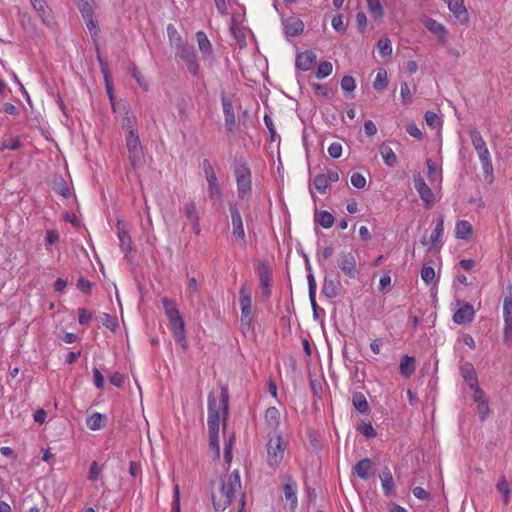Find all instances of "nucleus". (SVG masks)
Segmentation results:
<instances>
[{
	"mask_svg": "<svg viewBox=\"0 0 512 512\" xmlns=\"http://www.w3.org/2000/svg\"><path fill=\"white\" fill-rule=\"evenodd\" d=\"M286 449V442L277 434L271 437L267 443V463L270 467L276 468L281 463Z\"/></svg>",
	"mask_w": 512,
	"mask_h": 512,
	"instance_id": "0eeeda50",
	"label": "nucleus"
},
{
	"mask_svg": "<svg viewBox=\"0 0 512 512\" xmlns=\"http://www.w3.org/2000/svg\"><path fill=\"white\" fill-rule=\"evenodd\" d=\"M99 62H100V65H101V68H102V72H103L104 77H105L106 89H107V93L109 95V99H110L113 111L116 112L117 103H115L112 86L108 82V76L109 75H108V71H107V68H106V63L103 62L100 58H99Z\"/></svg>",
	"mask_w": 512,
	"mask_h": 512,
	"instance_id": "ea45409f",
	"label": "nucleus"
},
{
	"mask_svg": "<svg viewBox=\"0 0 512 512\" xmlns=\"http://www.w3.org/2000/svg\"><path fill=\"white\" fill-rule=\"evenodd\" d=\"M380 479L385 496H391L395 490V482L388 467L383 469Z\"/></svg>",
	"mask_w": 512,
	"mask_h": 512,
	"instance_id": "b1692460",
	"label": "nucleus"
},
{
	"mask_svg": "<svg viewBox=\"0 0 512 512\" xmlns=\"http://www.w3.org/2000/svg\"><path fill=\"white\" fill-rule=\"evenodd\" d=\"M388 86L387 71L384 68H379L377 71L376 79L373 83L375 90L382 92Z\"/></svg>",
	"mask_w": 512,
	"mask_h": 512,
	"instance_id": "72a5a7b5",
	"label": "nucleus"
},
{
	"mask_svg": "<svg viewBox=\"0 0 512 512\" xmlns=\"http://www.w3.org/2000/svg\"><path fill=\"white\" fill-rule=\"evenodd\" d=\"M229 210L231 213V221H232V235L236 238L237 241L240 242V245L242 247L246 246V238H245V231L243 227V221L240 214L239 209L236 207L235 204L230 203L229 204Z\"/></svg>",
	"mask_w": 512,
	"mask_h": 512,
	"instance_id": "9b49d317",
	"label": "nucleus"
},
{
	"mask_svg": "<svg viewBox=\"0 0 512 512\" xmlns=\"http://www.w3.org/2000/svg\"><path fill=\"white\" fill-rule=\"evenodd\" d=\"M126 147L129 154V162L133 170L143 166L144 152L137 130H131L126 135Z\"/></svg>",
	"mask_w": 512,
	"mask_h": 512,
	"instance_id": "39448f33",
	"label": "nucleus"
},
{
	"mask_svg": "<svg viewBox=\"0 0 512 512\" xmlns=\"http://www.w3.org/2000/svg\"><path fill=\"white\" fill-rule=\"evenodd\" d=\"M161 302L175 341L183 350H186L188 347V341L186 337L185 323L179 309L177 308L176 302L167 297H163Z\"/></svg>",
	"mask_w": 512,
	"mask_h": 512,
	"instance_id": "f03ea898",
	"label": "nucleus"
},
{
	"mask_svg": "<svg viewBox=\"0 0 512 512\" xmlns=\"http://www.w3.org/2000/svg\"><path fill=\"white\" fill-rule=\"evenodd\" d=\"M456 238L467 239L472 234V225L466 220H459L455 227Z\"/></svg>",
	"mask_w": 512,
	"mask_h": 512,
	"instance_id": "2f4dec72",
	"label": "nucleus"
},
{
	"mask_svg": "<svg viewBox=\"0 0 512 512\" xmlns=\"http://www.w3.org/2000/svg\"><path fill=\"white\" fill-rule=\"evenodd\" d=\"M78 8L82 14L83 19L92 17L94 14L92 6L85 0H80L78 3Z\"/></svg>",
	"mask_w": 512,
	"mask_h": 512,
	"instance_id": "6e6d98bb",
	"label": "nucleus"
},
{
	"mask_svg": "<svg viewBox=\"0 0 512 512\" xmlns=\"http://www.w3.org/2000/svg\"><path fill=\"white\" fill-rule=\"evenodd\" d=\"M474 401L477 403V405L488 403V399L486 397L485 392L477 385V387H474Z\"/></svg>",
	"mask_w": 512,
	"mask_h": 512,
	"instance_id": "e2e57ef3",
	"label": "nucleus"
},
{
	"mask_svg": "<svg viewBox=\"0 0 512 512\" xmlns=\"http://www.w3.org/2000/svg\"><path fill=\"white\" fill-rule=\"evenodd\" d=\"M167 34L170 43L175 46L176 50L179 49L180 45L186 44V42L182 40L180 34L178 33L177 29L173 24H169L167 26Z\"/></svg>",
	"mask_w": 512,
	"mask_h": 512,
	"instance_id": "c9c22d12",
	"label": "nucleus"
},
{
	"mask_svg": "<svg viewBox=\"0 0 512 512\" xmlns=\"http://www.w3.org/2000/svg\"><path fill=\"white\" fill-rule=\"evenodd\" d=\"M183 212L185 217L192 225V230L196 235L201 232L200 217L195 202L190 201L184 205Z\"/></svg>",
	"mask_w": 512,
	"mask_h": 512,
	"instance_id": "4468645a",
	"label": "nucleus"
},
{
	"mask_svg": "<svg viewBox=\"0 0 512 512\" xmlns=\"http://www.w3.org/2000/svg\"><path fill=\"white\" fill-rule=\"evenodd\" d=\"M237 182L238 196L244 199L251 192V172L248 163L242 156H236L233 162Z\"/></svg>",
	"mask_w": 512,
	"mask_h": 512,
	"instance_id": "20e7f679",
	"label": "nucleus"
},
{
	"mask_svg": "<svg viewBox=\"0 0 512 512\" xmlns=\"http://www.w3.org/2000/svg\"><path fill=\"white\" fill-rule=\"evenodd\" d=\"M496 489L503 495L504 504H508L510 499V487L505 476H501L498 483L496 484Z\"/></svg>",
	"mask_w": 512,
	"mask_h": 512,
	"instance_id": "58836bf2",
	"label": "nucleus"
},
{
	"mask_svg": "<svg viewBox=\"0 0 512 512\" xmlns=\"http://www.w3.org/2000/svg\"><path fill=\"white\" fill-rule=\"evenodd\" d=\"M287 36H298L304 30V23L297 17H288L282 21Z\"/></svg>",
	"mask_w": 512,
	"mask_h": 512,
	"instance_id": "a211bd4d",
	"label": "nucleus"
},
{
	"mask_svg": "<svg viewBox=\"0 0 512 512\" xmlns=\"http://www.w3.org/2000/svg\"><path fill=\"white\" fill-rule=\"evenodd\" d=\"M400 94H401L403 104H408L411 102L412 93L410 91V88H409V85L407 84V82L401 83Z\"/></svg>",
	"mask_w": 512,
	"mask_h": 512,
	"instance_id": "bf43d9fd",
	"label": "nucleus"
},
{
	"mask_svg": "<svg viewBox=\"0 0 512 512\" xmlns=\"http://www.w3.org/2000/svg\"><path fill=\"white\" fill-rule=\"evenodd\" d=\"M424 26L426 29H428L430 32L437 35L441 39L444 38L447 34L446 28L441 23L432 18H428L424 22Z\"/></svg>",
	"mask_w": 512,
	"mask_h": 512,
	"instance_id": "c756f323",
	"label": "nucleus"
},
{
	"mask_svg": "<svg viewBox=\"0 0 512 512\" xmlns=\"http://www.w3.org/2000/svg\"><path fill=\"white\" fill-rule=\"evenodd\" d=\"M196 38L200 51L204 54H210L212 52V45L206 34L203 31H198Z\"/></svg>",
	"mask_w": 512,
	"mask_h": 512,
	"instance_id": "e433bc0d",
	"label": "nucleus"
},
{
	"mask_svg": "<svg viewBox=\"0 0 512 512\" xmlns=\"http://www.w3.org/2000/svg\"><path fill=\"white\" fill-rule=\"evenodd\" d=\"M460 371L463 379L469 385L470 389H474V387H477L478 378L472 363L465 362L463 365H461Z\"/></svg>",
	"mask_w": 512,
	"mask_h": 512,
	"instance_id": "4be33fe9",
	"label": "nucleus"
},
{
	"mask_svg": "<svg viewBox=\"0 0 512 512\" xmlns=\"http://www.w3.org/2000/svg\"><path fill=\"white\" fill-rule=\"evenodd\" d=\"M337 265L345 276L350 279H356L359 270L357 268V261L351 252H341L337 258Z\"/></svg>",
	"mask_w": 512,
	"mask_h": 512,
	"instance_id": "9d476101",
	"label": "nucleus"
},
{
	"mask_svg": "<svg viewBox=\"0 0 512 512\" xmlns=\"http://www.w3.org/2000/svg\"><path fill=\"white\" fill-rule=\"evenodd\" d=\"M380 154L383 157L384 163L388 167H394L397 164V156L390 146L381 144L379 147Z\"/></svg>",
	"mask_w": 512,
	"mask_h": 512,
	"instance_id": "c85d7f7f",
	"label": "nucleus"
},
{
	"mask_svg": "<svg viewBox=\"0 0 512 512\" xmlns=\"http://www.w3.org/2000/svg\"><path fill=\"white\" fill-rule=\"evenodd\" d=\"M176 56L180 57L187 66L188 71L193 75L199 74V64L196 61V53L193 45L186 43L180 45L179 49L176 50Z\"/></svg>",
	"mask_w": 512,
	"mask_h": 512,
	"instance_id": "1a4fd4ad",
	"label": "nucleus"
},
{
	"mask_svg": "<svg viewBox=\"0 0 512 512\" xmlns=\"http://www.w3.org/2000/svg\"><path fill=\"white\" fill-rule=\"evenodd\" d=\"M78 316L81 325H88L92 319V313L85 308L78 309Z\"/></svg>",
	"mask_w": 512,
	"mask_h": 512,
	"instance_id": "680f3d73",
	"label": "nucleus"
},
{
	"mask_svg": "<svg viewBox=\"0 0 512 512\" xmlns=\"http://www.w3.org/2000/svg\"><path fill=\"white\" fill-rule=\"evenodd\" d=\"M222 105H223V113L225 125L228 131H233V128L236 123V118L233 110V105L230 99L222 95L221 97Z\"/></svg>",
	"mask_w": 512,
	"mask_h": 512,
	"instance_id": "aec40b11",
	"label": "nucleus"
},
{
	"mask_svg": "<svg viewBox=\"0 0 512 512\" xmlns=\"http://www.w3.org/2000/svg\"><path fill=\"white\" fill-rule=\"evenodd\" d=\"M368 9L374 18L383 16V8L379 0H366Z\"/></svg>",
	"mask_w": 512,
	"mask_h": 512,
	"instance_id": "a18cd8bd",
	"label": "nucleus"
},
{
	"mask_svg": "<svg viewBox=\"0 0 512 512\" xmlns=\"http://www.w3.org/2000/svg\"><path fill=\"white\" fill-rule=\"evenodd\" d=\"M332 70V63L329 61H323L319 64L315 75L318 79H322L329 76L332 73Z\"/></svg>",
	"mask_w": 512,
	"mask_h": 512,
	"instance_id": "49530a36",
	"label": "nucleus"
},
{
	"mask_svg": "<svg viewBox=\"0 0 512 512\" xmlns=\"http://www.w3.org/2000/svg\"><path fill=\"white\" fill-rule=\"evenodd\" d=\"M377 48L382 57H388L392 54L391 41L388 38H381L377 43Z\"/></svg>",
	"mask_w": 512,
	"mask_h": 512,
	"instance_id": "37998d69",
	"label": "nucleus"
},
{
	"mask_svg": "<svg viewBox=\"0 0 512 512\" xmlns=\"http://www.w3.org/2000/svg\"><path fill=\"white\" fill-rule=\"evenodd\" d=\"M101 319H102L103 325L106 326L108 329L114 331L115 328L117 327L116 318L112 317L110 314L103 313Z\"/></svg>",
	"mask_w": 512,
	"mask_h": 512,
	"instance_id": "052dcab7",
	"label": "nucleus"
},
{
	"mask_svg": "<svg viewBox=\"0 0 512 512\" xmlns=\"http://www.w3.org/2000/svg\"><path fill=\"white\" fill-rule=\"evenodd\" d=\"M355 80L352 76L346 75L341 80V88L346 92H352L355 89Z\"/></svg>",
	"mask_w": 512,
	"mask_h": 512,
	"instance_id": "13d9d810",
	"label": "nucleus"
},
{
	"mask_svg": "<svg viewBox=\"0 0 512 512\" xmlns=\"http://www.w3.org/2000/svg\"><path fill=\"white\" fill-rule=\"evenodd\" d=\"M316 222L323 228H330L334 223V216L328 211H321L317 215Z\"/></svg>",
	"mask_w": 512,
	"mask_h": 512,
	"instance_id": "a19ab883",
	"label": "nucleus"
},
{
	"mask_svg": "<svg viewBox=\"0 0 512 512\" xmlns=\"http://www.w3.org/2000/svg\"><path fill=\"white\" fill-rule=\"evenodd\" d=\"M448 8L457 18L467 16L464 0H448Z\"/></svg>",
	"mask_w": 512,
	"mask_h": 512,
	"instance_id": "f704fd0d",
	"label": "nucleus"
},
{
	"mask_svg": "<svg viewBox=\"0 0 512 512\" xmlns=\"http://www.w3.org/2000/svg\"><path fill=\"white\" fill-rule=\"evenodd\" d=\"M265 422L272 430H276L280 424V412L276 407H269L265 412Z\"/></svg>",
	"mask_w": 512,
	"mask_h": 512,
	"instance_id": "cd10ccee",
	"label": "nucleus"
},
{
	"mask_svg": "<svg viewBox=\"0 0 512 512\" xmlns=\"http://www.w3.org/2000/svg\"><path fill=\"white\" fill-rule=\"evenodd\" d=\"M284 495L286 500L291 502L293 508L297 506V485L291 477H288V482L283 486Z\"/></svg>",
	"mask_w": 512,
	"mask_h": 512,
	"instance_id": "bb28decb",
	"label": "nucleus"
},
{
	"mask_svg": "<svg viewBox=\"0 0 512 512\" xmlns=\"http://www.w3.org/2000/svg\"><path fill=\"white\" fill-rule=\"evenodd\" d=\"M32 6L36 10V12L39 14V16L42 18V20L45 22L46 18L49 16V10L46 5L45 0H30Z\"/></svg>",
	"mask_w": 512,
	"mask_h": 512,
	"instance_id": "79ce46f5",
	"label": "nucleus"
},
{
	"mask_svg": "<svg viewBox=\"0 0 512 512\" xmlns=\"http://www.w3.org/2000/svg\"><path fill=\"white\" fill-rule=\"evenodd\" d=\"M230 32L233 35L234 39L237 41L240 47L246 45V36L243 30L239 27L235 20L232 21L230 26Z\"/></svg>",
	"mask_w": 512,
	"mask_h": 512,
	"instance_id": "4c0bfd02",
	"label": "nucleus"
},
{
	"mask_svg": "<svg viewBox=\"0 0 512 512\" xmlns=\"http://www.w3.org/2000/svg\"><path fill=\"white\" fill-rule=\"evenodd\" d=\"M444 232V217L440 215L437 219L436 226L431 234L430 241L433 246H437L441 243V237Z\"/></svg>",
	"mask_w": 512,
	"mask_h": 512,
	"instance_id": "473e14b6",
	"label": "nucleus"
},
{
	"mask_svg": "<svg viewBox=\"0 0 512 512\" xmlns=\"http://www.w3.org/2000/svg\"><path fill=\"white\" fill-rule=\"evenodd\" d=\"M358 431L367 438H374L377 434L370 422H362L358 426Z\"/></svg>",
	"mask_w": 512,
	"mask_h": 512,
	"instance_id": "8fccbe9b",
	"label": "nucleus"
},
{
	"mask_svg": "<svg viewBox=\"0 0 512 512\" xmlns=\"http://www.w3.org/2000/svg\"><path fill=\"white\" fill-rule=\"evenodd\" d=\"M313 186L321 193L325 194L328 187V179L325 174H318L313 180Z\"/></svg>",
	"mask_w": 512,
	"mask_h": 512,
	"instance_id": "c03bdc74",
	"label": "nucleus"
},
{
	"mask_svg": "<svg viewBox=\"0 0 512 512\" xmlns=\"http://www.w3.org/2000/svg\"><path fill=\"white\" fill-rule=\"evenodd\" d=\"M100 473H101V467L98 465V463L96 461H93L90 465L88 479L91 481H95L98 479Z\"/></svg>",
	"mask_w": 512,
	"mask_h": 512,
	"instance_id": "338daca9",
	"label": "nucleus"
},
{
	"mask_svg": "<svg viewBox=\"0 0 512 512\" xmlns=\"http://www.w3.org/2000/svg\"><path fill=\"white\" fill-rule=\"evenodd\" d=\"M222 407L223 410V422H226L229 409V393L226 387L221 388L220 402L217 403L215 395L211 392L208 395V435H219V409Z\"/></svg>",
	"mask_w": 512,
	"mask_h": 512,
	"instance_id": "7ed1b4c3",
	"label": "nucleus"
},
{
	"mask_svg": "<svg viewBox=\"0 0 512 512\" xmlns=\"http://www.w3.org/2000/svg\"><path fill=\"white\" fill-rule=\"evenodd\" d=\"M106 420V415L96 412L87 418L86 424L91 430L96 431L104 427Z\"/></svg>",
	"mask_w": 512,
	"mask_h": 512,
	"instance_id": "7c9ffc66",
	"label": "nucleus"
},
{
	"mask_svg": "<svg viewBox=\"0 0 512 512\" xmlns=\"http://www.w3.org/2000/svg\"><path fill=\"white\" fill-rule=\"evenodd\" d=\"M123 111L125 115L123 116L121 120V125L123 129H126L127 132L131 130H136L134 126L136 125V117L132 112L129 111L128 105L126 102H119L117 103L116 111Z\"/></svg>",
	"mask_w": 512,
	"mask_h": 512,
	"instance_id": "412c9836",
	"label": "nucleus"
},
{
	"mask_svg": "<svg viewBox=\"0 0 512 512\" xmlns=\"http://www.w3.org/2000/svg\"><path fill=\"white\" fill-rule=\"evenodd\" d=\"M472 145L477 151L478 157L482 164L483 172L486 176H491L493 172V165L490 157V152L487 148L486 142L479 131H472L470 133Z\"/></svg>",
	"mask_w": 512,
	"mask_h": 512,
	"instance_id": "423d86ee",
	"label": "nucleus"
},
{
	"mask_svg": "<svg viewBox=\"0 0 512 512\" xmlns=\"http://www.w3.org/2000/svg\"><path fill=\"white\" fill-rule=\"evenodd\" d=\"M22 146L21 141L18 137L4 139L1 143L0 150L3 151L5 149L8 150H18Z\"/></svg>",
	"mask_w": 512,
	"mask_h": 512,
	"instance_id": "de8ad7c7",
	"label": "nucleus"
},
{
	"mask_svg": "<svg viewBox=\"0 0 512 512\" xmlns=\"http://www.w3.org/2000/svg\"><path fill=\"white\" fill-rule=\"evenodd\" d=\"M328 153L334 159L340 158L342 155V145L337 142L332 143L328 148Z\"/></svg>",
	"mask_w": 512,
	"mask_h": 512,
	"instance_id": "774afa93",
	"label": "nucleus"
},
{
	"mask_svg": "<svg viewBox=\"0 0 512 512\" xmlns=\"http://www.w3.org/2000/svg\"><path fill=\"white\" fill-rule=\"evenodd\" d=\"M239 294H240L239 301H240L241 307H251V303H252L251 295L247 291L245 284H243L241 286Z\"/></svg>",
	"mask_w": 512,
	"mask_h": 512,
	"instance_id": "603ef678",
	"label": "nucleus"
},
{
	"mask_svg": "<svg viewBox=\"0 0 512 512\" xmlns=\"http://www.w3.org/2000/svg\"><path fill=\"white\" fill-rule=\"evenodd\" d=\"M205 174L208 182V193L210 198H220L222 195L221 188L218 184L216 173L211 165H208V168L205 169Z\"/></svg>",
	"mask_w": 512,
	"mask_h": 512,
	"instance_id": "f3484780",
	"label": "nucleus"
},
{
	"mask_svg": "<svg viewBox=\"0 0 512 512\" xmlns=\"http://www.w3.org/2000/svg\"><path fill=\"white\" fill-rule=\"evenodd\" d=\"M209 436V448L214 452V458L220 459L219 435Z\"/></svg>",
	"mask_w": 512,
	"mask_h": 512,
	"instance_id": "5fc2aeb1",
	"label": "nucleus"
},
{
	"mask_svg": "<svg viewBox=\"0 0 512 512\" xmlns=\"http://www.w3.org/2000/svg\"><path fill=\"white\" fill-rule=\"evenodd\" d=\"M415 369H416L415 358L412 356L404 355L400 361V366H399L400 374L403 377L408 378L415 372Z\"/></svg>",
	"mask_w": 512,
	"mask_h": 512,
	"instance_id": "393cba45",
	"label": "nucleus"
},
{
	"mask_svg": "<svg viewBox=\"0 0 512 512\" xmlns=\"http://www.w3.org/2000/svg\"><path fill=\"white\" fill-rule=\"evenodd\" d=\"M187 294L191 301H193V298L199 294V285L194 277L188 279Z\"/></svg>",
	"mask_w": 512,
	"mask_h": 512,
	"instance_id": "3c124183",
	"label": "nucleus"
},
{
	"mask_svg": "<svg viewBox=\"0 0 512 512\" xmlns=\"http://www.w3.org/2000/svg\"><path fill=\"white\" fill-rule=\"evenodd\" d=\"M421 278L426 284L432 283L435 278L434 268L431 266H423L421 269Z\"/></svg>",
	"mask_w": 512,
	"mask_h": 512,
	"instance_id": "864d4df0",
	"label": "nucleus"
},
{
	"mask_svg": "<svg viewBox=\"0 0 512 512\" xmlns=\"http://www.w3.org/2000/svg\"><path fill=\"white\" fill-rule=\"evenodd\" d=\"M351 184L357 189H363L366 186V179L360 173H353L350 178Z\"/></svg>",
	"mask_w": 512,
	"mask_h": 512,
	"instance_id": "4d7b16f0",
	"label": "nucleus"
},
{
	"mask_svg": "<svg viewBox=\"0 0 512 512\" xmlns=\"http://www.w3.org/2000/svg\"><path fill=\"white\" fill-rule=\"evenodd\" d=\"M474 308L470 303H465L453 314V321L457 324L469 323L474 317Z\"/></svg>",
	"mask_w": 512,
	"mask_h": 512,
	"instance_id": "6ab92c4d",
	"label": "nucleus"
},
{
	"mask_svg": "<svg viewBox=\"0 0 512 512\" xmlns=\"http://www.w3.org/2000/svg\"><path fill=\"white\" fill-rule=\"evenodd\" d=\"M414 186L421 200L425 203L427 208H430L435 203V196L430 187L426 184L424 178L417 174L414 176Z\"/></svg>",
	"mask_w": 512,
	"mask_h": 512,
	"instance_id": "f8f14e48",
	"label": "nucleus"
},
{
	"mask_svg": "<svg viewBox=\"0 0 512 512\" xmlns=\"http://www.w3.org/2000/svg\"><path fill=\"white\" fill-rule=\"evenodd\" d=\"M316 62V54L312 50L300 52L296 56L295 66L298 70L308 71Z\"/></svg>",
	"mask_w": 512,
	"mask_h": 512,
	"instance_id": "dca6fc26",
	"label": "nucleus"
},
{
	"mask_svg": "<svg viewBox=\"0 0 512 512\" xmlns=\"http://www.w3.org/2000/svg\"><path fill=\"white\" fill-rule=\"evenodd\" d=\"M353 473L363 480H368L375 473V464L371 459L364 458L353 466Z\"/></svg>",
	"mask_w": 512,
	"mask_h": 512,
	"instance_id": "ddd939ff",
	"label": "nucleus"
},
{
	"mask_svg": "<svg viewBox=\"0 0 512 512\" xmlns=\"http://www.w3.org/2000/svg\"><path fill=\"white\" fill-rule=\"evenodd\" d=\"M116 227L119 238V246L122 252H124L127 256V254L133 250V242L131 236L126 230V224L123 221H118Z\"/></svg>",
	"mask_w": 512,
	"mask_h": 512,
	"instance_id": "2eb2a0df",
	"label": "nucleus"
},
{
	"mask_svg": "<svg viewBox=\"0 0 512 512\" xmlns=\"http://www.w3.org/2000/svg\"><path fill=\"white\" fill-rule=\"evenodd\" d=\"M256 271L259 277L262 296L268 298L271 295L272 270L266 261L258 260Z\"/></svg>",
	"mask_w": 512,
	"mask_h": 512,
	"instance_id": "6e6552de",
	"label": "nucleus"
},
{
	"mask_svg": "<svg viewBox=\"0 0 512 512\" xmlns=\"http://www.w3.org/2000/svg\"><path fill=\"white\" fill-rule=\"evenodd\" d=\"M334 253V248L332 246H326L323 250L318 253L317 258L319 264H323L327 259H329Z\"/></svg>",
	"mask_w": 512,
	"mask_h": 512,
	"instance_id": "69168bd1",
	"label": "nucleus"
},
{
	"mask_svg": "<svg viewBox=\"0 0 512 512\" xmlns=\"http://www.w3.org/2000/svg\"><path fill=\"white\" fill-rule=\"evenodd\" d=\"M93 283L84 277H80L77 283V288L83 293L89 294L92 290Z\"/></svg>",
	"mask_w": 512,
	"mask_h": 512,
	"instance_id": "0e129e2a",
	"label": "nucleus"
},
{
	"mask_svg": "<svg viewBox=\"0 0 512 512\" xmlns=\"http://www.w3.org/2000/svg\"><path fill=\"white\" fill-rule=\"evenodd\" d=\"M241 488L238 470L220 477V496L212 492V502L216 511H224L231 503L234 493Z\"/></svg>",
	"mask_w": 512,
	"mask_h": 512,
	"instance_id": "f257e3e1",
	"label": "nucleus"
},
{
	"mask_svg": "<svg viewBox=\"0 0 512 512\" xmlns=\"http://www.w3.org/2000/svg\"><path fill=\"white\" fill-rule=\"evenodd\" d=\"M352 405L361 414H368L370 406L365 395L361 392H355L352 395Z\"/></svg>",
	"mask_w": 512,
	"mask_h": 512,
	"instance_id": "a878e982",
	"label": "nucleus"
},
{
	"mask_svg": "<svg viewBox=\"0 0 512 512\" xmlns=\"http://www.w3.org/2000/svg\"><path fill=\"white\" fill-rule=\"evenodd\" d=\"M425 120L428 126L431 128H439L442 125V120L440 117L432 111H427L425 114Z\"/></svg>",
	"mask_w": 512,
	"mask_h": 512,
	"instance_id": "09e8293b",
	"label": "nucleus"
},
{
	"mask_svg": "<svg viewBox=\"0 0 512 512\" xmlns=\"http://www.w3.org/2000/svg\"><path fill=\"white\" fill-rule=\"evenodd\" d=\"M340 288V281L325 277L322 287V294L325 295L328 299H334L339 295Z\"/></svg>",
	"mask_w": 512,
	"mask_h": 512,
	"instance_id": "5701e85b",
	"label": "nucleus"
}]
</instances>
